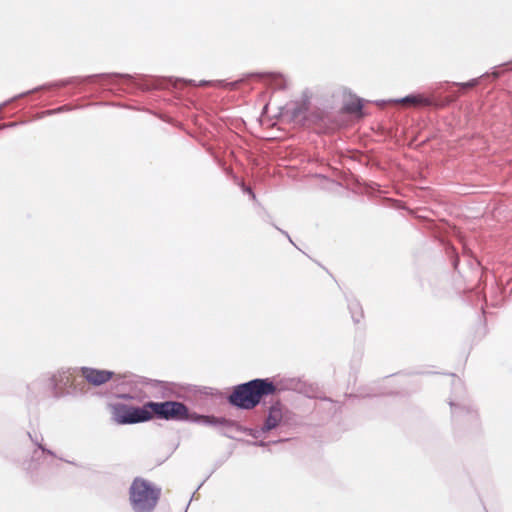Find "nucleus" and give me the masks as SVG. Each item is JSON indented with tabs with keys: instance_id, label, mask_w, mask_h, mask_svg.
I'll use <instances>...</instances> for the list:
<instances>
[{
	"instance_id": "1",
	"label": "nucleus",
	"mask_w": 512,
	"mask_h": 512,
	"mask_svg": "<svg viewBox=\"0 0 512 512\" xmlns=\"http://www.w3.org/2000/svg\"><path fill=\"white\" fill-rule=\"evenodd\" d=\"M187 406L179 401L153 402L148 401L141 407L116 403L112 406L113 419L118 424H137L148 422L154 418L171 421L186 416Z\"/></svg>"
},
{
	"instance_id": "2",
	"label": "nucleus",
	"mask_w": 512,
	"mask_h": 512,
	"mask_svg": "<svg viewBox=\"0 0 512 512\" xmlns=\"http://www.w3.org/2000/svg\"><path fill=\"white\" fill-rule=\"evenodd\" d=\"M276 391L277 386L270 378H256L236 385L228 396V402L236 408L251 410L260 404L262 398Z\"/></svg>"
},
{
	"instance_id": "3",
	"label": "nucleus",
	"mask_w": 512,
	"mask_h": 512,
	"mask_svg": "<svg viewBox=\"0 0 512 512\" xmlns=\"http://www.w3.org/2000/svg\"><path fill=\"white\" fill-rule=\"evenodd\" d=\"M161 495V489L143 478H135L130 486V501L135 512H152Z\"/></svg>"
},
{
	"instance_id": "4",
	"label": "nucleus",
	"mask_w": 512,
	"mask_h": 512,
	"mask_svg": "<svg viewBox=\"0 0 512 512\" xmlns=\"http://www.w3.org/2000/svg\"><path fill=\"white\" fill-rule=\"evenodd\" d=\"M171 421H190L204 426L213 427L226 437H231L226 430L232 429V425H235L234 420H230L225 417H216L214 415H200L196 412L190 413L188 408L184 418L171 419Z\"/></svg>"
},
{
	"instance_id": "5",
	"label": "nucleus",
	"mask_w": 512,
	"mask_h": 512,
	"mask_svg": "<svg viewBox=\"0 0 512 512\" xmlns=\"http://www.w3.org/2000/svg\"><path fill=\"white\" fill-rule=\"evenodd\" d=\"M276 386L277 390L279 389L282 391H295L304 394L309 398L315 397L316 388L312 384L307 383L301 378H282L281 380H279Z\"/></svg>"
},
{
	"instance_id": "6",
	"label": "nucleus",
	"mask_w": 512,
	"mask_h": 512,
	"mask_svg": "<svg viewBox=\"0 0 512 512\" xmlns=\"http://www.w3.org/2000/svg\"><path fill=\"white\" fill-rule=\"evenodd\" d=\"M81 372L85 380L94 386H99L106 383L113 376V372L111 371L98 370L89 367H82Z\"/></svg>"
},
{
	"instance_id": "7",
	"label": "nucleus",
	"mask_w": 512,
	"mask_h": 512,
	"mask_svg": "<svg viewBox=\"0 0 512 512\" xmlns=\"http://www.w3.org/2000/svg\"><path fill=\"white\" fill-rule=\"evenodd\" d=\"M282 418V403L277 400L269 407L268 415L262 426V431L269 432L270 430L276 428L282 421Z\"/></svg>"
},
{
	"instance_id": "8",
	"label": "nucleus",
	"mask_w": 512,
	"mask_h": 512,
	"mask_svg": "<svg viewBox=\"0 0 512 512\" xmlns=\"http://www.w3.org/2000/svg\"><path fill=\"white\" fill-rule=\"evenodd\" d=\"M286 111L294 122H302L306 119L308 105L306 102H292L287 104Z\"/></svg>"
},
{
	"instance_id": "9",
	"label": "nucleus",
	"mask_w": 512,
	"mask_h": 512,
	"mask_svg": "<svg viewBox=\"0 0 512 512\" xmlns=\"http://www.w3.org/2000/svg\"><path fill=\"white\" fill-rule=\"evenodd\" d=\"M112 77H123V78H129L130 76H129V75H124V74H116V73H113V74H96V75H89V76H86V77H83V78H80V77H72V78H69V79H67V80H63V81L57 82V83L53 84L52 86L62 87V86H66V85H69V84H74V83H79V82L90 81V80H93V79H95V78L108 79V78H112Z\"/></svg>"
},
{
	"instance_id": "10",
	"label": "nucleus",
	"mask_w": 512,
	"mask_h": 512,
	"mask_svg": "<svg viewBox=\"0 0 512 512\" xmlns=\"http://www.w3.org/2000/svg\"><path fill=\"white\" fill-rule=\"evenodd\" d=\"M397 102L414 106H429L431 104V100L422 95H408L397 100Z\"/></svg>"
},
{
	"instance_id": "11",
	"label": "nucleus",
	"mask_w": 512,
	"mask_h": 512,
	"mask_svg": "<svg viewBox=\"0 0 512 512\" xmlns=\"http://www.w3.org/2000/svg\"><path fill=\"white\" fill-rule=\"evenodd\" d=\"M363 108V101L361 98H353L346 102L343 106V111L346 113L354 114L361 113Z\"/></svg>"
},
{
	"instance_id": "12",
	"label": "nucleus",
	"mask_w": 512,
	"mask_h": 512,
	"mask_svg": "<svg viewBox=\"0 0 512 512\" xmlns=\"http://www.w3.org/2000/svg\"><path fill=\"white\" fill-rule=\"evenodd\" d=\"M232 429H234L237 432H241V433H245L247 435H250V436H252L254 438H259L264 433H266V431H262V427L259 430L258 429H253V428H247V427H243L242 425H240L236 421H235V425H232Z\"/></svg>"
},
{
	"instance_id": "13",
	"label": "nucleus",
	"mask_w": 512,
	"mask_h": 512,
	"mask_svg": "<svg viewBox=\"0 0 512 512\" xmlns=\"http://www.w3.org/2000/svg\"><path fill=\"white\" fill-rule=\"evenodd\" d=\"M349 309L352 314L353 321L359 323L363 317V311L360 304L357 301L349 303Z\"/></svg>"
},
{
	"instance_id": "14",
	"label": "nucleus",
	"mask_w": 512,
	"mask_h": 512,
	"mask_svg": "<svg viewBox=\"0 0 512 512\" xmlns=\"http://www.w3.org/2000/svg\"><path fill=\"white\" fill-rule=\"evenodd\" d=\"M449 405L453 409L452 410L453 417H460L462 415V413H464V412H467V413L471 412L468 408L456 406L452 401L449 402Z\"/></svg>"
},
{
	"instance_id": "15",
	"label": "nucleus",
	"mask_w": 512,
	"mask_h": 512,
	"mask_svg": "<svg viewBox=\"0 0 512 512\" xmlns=\"http://www.w3.org/2000/svg\"><path fill=\"white\" fill-rule=\"evenodd\" d=\"M28 436L30 437V439L38 446L39 449H41L43 452H46L50 455H52V451L46 449L45 447L42 446V444L38 441V439H33L32 435L28 432Z\"/></svg>"
},
{
	"instance_id": "16",
	"label": "nucleus",
	"mask_w": 512,
	"mask_h": 512,
	"mask_svg": "<svg viewBox=\"0 0 512 512\" xmlns=\"http://www.w3.org/2000/svg\"><path fill=\"white\" fill-rule=\"evenodd\" d=\"M242 188H243V191H244V192L248 193V194L251 196V198H252V199H255V198H256V196H255V194H254L253 190L251 189V187H247V186H245V185L243 184V185H242Z\"/></svg>"
},
{
	"instance_id": "17",
	"label": "nucleus",
	"mask_w": 512,
	"mask_h": 512,
	"mask_svg": "<svg viewBox=\"0 0 512 512\" xmlns=\"http://www.w3.org/2000/svg\"><path fill=\"white\" fill-rule=\"evenodd\" d=\"M60 377H61L60 382H62L63 385H68V383H69V376L66 375V373L64 372L63 375H60Z\"/></svg>"
},
{
	"instance_id": "18",
	"label": "nucleus",
	"mask_w": 512,
	"mask_h": 512,
	"mask_svg": "<svg viewBox=\"0 0 512 512\" xmlns=\"http://www.w3.org/2000/svg\"><path fill=\"white\" fill-rule=\"evenodd\" d=\"M477 84V80H471L465 84H462L463 87H474Z\"/></svg>"
},
{
	"instance_id": "19",
	"label": "nucleus",
	"mask_w": 512,
	"mask_h": 512,
	"mask_svg": "<svg viewBox=\"0 0 512 512\" xmlns=\"http://www.w3.org/2000/svg\"><path fill=\"white\" fill-rule=\"evenodd\" d=\"M66 109H67V108H66V106H63V107H60V108H58V109L51 110V111H49L48 113H49V114H53V113H56V112H59V111H64V110H66Z\"/></svg>"
},
{
	"instance_id": "20",
	"label": "nucleus",
	"mask_w": 512,
	"mask_h": 512,
	"mask_svg": "<svg viewBox=\"0 0 512 512\" xmlns=\"http://www.w3.org/2000/svg\"><path fill=\"white\" fill-rule=\"evenodd\" d=\"M51 383L53 385L54 388H57L58 386V383H57V377L56 375H54L52 378H51Z\"/></svg>"
},
{
	"instance_id": "21",
	"label": "nucleus",
	"mask_w": 512,
	"mask_h": 512,
	"mask_svg": "<svg viewBox=\"0 0 512 512\" xmlns=\"http://www.w3.org/2000/svg\"><path fill=\"white\" fill-rule=\"evenodd\" d=\"M276 229H278L282 234H284V235L289 239V241L293 244L292 239L290 238L289 234H288L286 231L281 230V229H280V228H278V227H276Z\"/></svg>"
},
{
	"instance_id": "22",
	"label": "nucleus",
	"mask_w": 512,
	"mask_h": 512,
	"mask_svg": "<svg viewBox=\"0 0 512 512\" xmlns=\"http://www.w3.org/2000/svg\"><path fill=\"white\" fill-rule=\"evenodd\" d=\"M151 384L153 386H160V385L162 386L164 384V382L158 381V380H151Z\"/></svg>"
},
{
	"instance_id": "23",
	"label": "nucleus",
	"mask_w": 512,
	"mask_h": 512,
	"mask_svg": "<svg viewBox=\"0 0 512 512\" xmlns=\"http://www.w3.org/2000/svg\"><path fill=\"white\" fill-rule=\"evenodd\" d=\"M253 444L256 445V446H261V447H264V446L267 445V443L262 441V440L261 441H257V442H253Z\"/></svg>"
},
{
	"instance_id": "24",
	"label": "nucleus",
	"mask_w": 512,
	"mask_h": 512,
	"mask_svg": "<svg viewBox=\"0 0 512 512\" xmlns=\"http://www.w3.org/2000/svg\"><path fill=\"white\" fill-rule=\"evenodd\" d=\"M207 84H210V82H208V81H201L200 82V86H204V85H207Z\"/></svg>"
},
{
	"instance_id": "25",
	"label": "nucleus",
	"mask_w": 512,
	"mask_h": 512,
	"mask_svg": "<svg viewBox=\"0 0 512 512\" xmlns=\"http://www.w3.org/2000/svg\"><path fill=\"white\" fill-rule=\"evenodd\" d=\"M122 398H124V399H132V397L129 396V395H122Z\"/></svg>"
},
{
	"instance_id": "26",
	"label": "nucleus",
	"mask_w": 512,
	"mask_h": 512,
	"mask_svg": "<svg viewBox=\"0 0 512 512\" xmlns=\"http://www.w3.org/2000/svg\"><path fill=\"white\" fill-rule=\"evenodd\" d=\"M454 267L457 268V265H458V259H456L453 263Z\"/></svg>"
},
{
	"instance_id": "27",
	"label": "nucleus",
	"mask_w": 512,
	"mask_h": 512,
	"mask_svg": "<svg viewBox=\"0 0 512 512\" xmlns=\"http://www.w3.org/2000/svg\"><path fill=\"white\" fill-rule=\"evenodd\" d=\"M46 87H47V86H42V87H39V88H35L33 91H38V90H40V89H42V88H46Z\"/></svg>"
}]
</instances>
